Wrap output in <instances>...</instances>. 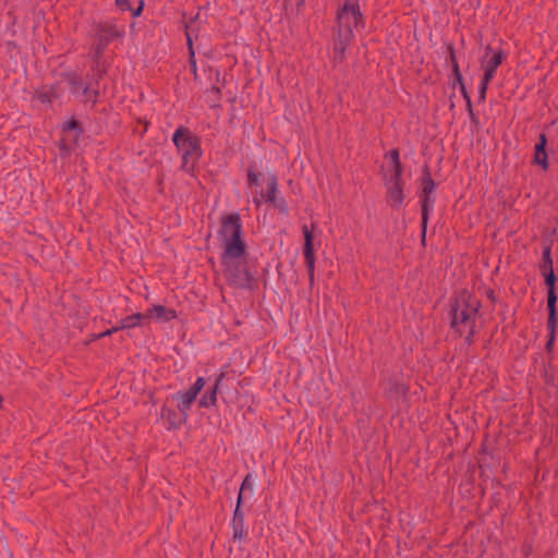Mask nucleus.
I'll return each instance as SVG.
<instances>
[{
  "label": "nucleus",
  "mask_w": 558,
  "mask_h": 558,
  "mask_svg": "<svg viewBox=\"0 0 558 558\" xmlns=\"http://www.w3.org/2000/svg\"><path fill=\"white\" fill-rule=\"evenodd\" d=\"M247 257V247H244L239 254L229 255L227 251L222 252L220 259L229 286L241 290H255L257 288L258 281L255 272L248 266Z\"/></svg>",
  "instance_id": "obj_1"
},
{
  "label": "nucleus",
  "mask_w": 558,
  "mask_h": 558,
  "mask_svg": "<svg viewBox=\"0 0 558 558\" xmlns=\"http://www.w3.org/2000/svg\"><path fill=\"white\" fill-rule=\"evenodd\" d=\"M450 327L456 330L459 336L463 335L462 327L475 325L476 315L481 308V301L476 299L466 289H462L449 301Z\"/></svg>",
  "instance_id": "obj_2"
},
{
  "label": "nucleus",
  "mask_w": 558,
  "mask_h": 558,
  "mask_svg": "<svg viewBox=\"0 0 558 558\" xmlns=\"http://www.w3.org/2000/svg\"><path fill=\"white\" fill-rule=\"evenodd\" d=\"M172 142L182 153L181 169L186 173H193L203 155L201 137L189 128L180 125L172 135Z\"/></svg>",
  "instance_id": "obj_3"
},
{
  "label": "nucleus",
  "mask_w": 558,
  "mask_h": 558,
  "mask_svg": "<svg viewBox=\"0 0 558 558\" xmlns=\"http://www.w3.org/2000/svg\"><path fill=\"white\" fill-rule=\"evenodd\" d=\"M218 236L223 241V251L229 255L239 254L247 247L241 216L238 211L223 215L220 218Z\"/></svg>",
  "instance_id": "obj_4"
},
{
  "label": "nucleus",
  "mask_w": 558,
  "mask_h": 558,
  "mask_svg": "<svg viewBox=\"0 0 558 558\" xmlns=\"http://www.w3.org/2000/svg\"><path fill=\"white\" fill-rule=\"evenodd\" d=\"M438 183L433 179L429 166L425 163L422 167V177L420 180V205H421V228H422V242H425L427 223L429 215L434 209L436 197L434 195Z\"/></svg>",
  "instance_id": "obj_5"
},
{
  "label": "nucleus",
  "mask_w": 558,
  "mask_h": 558,
  "mask_svg": "<svg viewBox=\"0 0 558 558\" xmlns=\"http://www.w3.org/2000/svg\"><path fill=\"white\" fill-rule=\"evenodd\" d=\"M89 35L96 43L109 46L117 39H122L125 35L123 26H119L116 20L109 21H93L90 25Z\"/></svg>",
  "instance_id": "obj_6"
},
{
  "label": "nucleus",
  "mask_w": 558,
  "mask_h": 558,
  "mask_svg": "<svg viewBox=\"0 0 558 558\" xmlns=\"http://www.w3.org/2000/svg\"><path fill=\"white\" fill-rule=\"evenodd\" d=\"M338 26L347 28L364 27V16L361 12L360 4L345 0L343 5L337 11Z\"/></svg>",
  "instance_id": "obj_7"
},
{
  "label": "nucleus",
  "mask_w": 558,
  "mask_h": 558,
  "mask_svg": "<svg viewBox=\"0 0 558 558\" xmlns=\"http://www.w3.org/2000/svg\"><path fill=\"white\" fill-rule=\"evenodd\" d=\"M206 380L204 377H198L195 383L186 391H178L171 396L173 400H178V410L189 417V412L192 404L195 402L197 396L203 390Z\"/></svg>",
  "instance_id": "obj_8"
},
{
  "label": "nucleus",
  "mask_w": 558,
  "mask_h": 558,
  "mask_svg": "<svg viewBox=\"0 0 558 558\" xmlns=\"http://www.w3.org/2000/svg\"><path fill=\"white\" fill-rule=\"evenodd\" d=\"M302 232L304 235V247L303 254L305 259V265L308 272V281L310 286L313 287L315 282V250H314V234L313 229H308L306 225H303Z\"/></svg>",
  "instance_id": "obj_9"
},
{
  "label": "nucleus",
  "mask_w": 558,
  "mask_h": 558,
  "mask_svg": "<svg viewBox=\"0 0 558 558\" xmlns=\"http://www.w3.org/2000/svg\"><path fill=\"white\" fill-rule=\"evenodd\" d=\"M353 37L354 35L352 28L338 26L337 36L333 38V52L336 61H343L345 50L350 46Z\"/></svg>",
  "instance_id": "obj_10"
},
{
  "label": "nucleus",
  "mask_w": 558,
  "mask_h": 558,
  "mask_svg": "<svg viewBox=\"0 0 558 558\" xmlns=\"http://www.w3.org/2000/svg\"><path fill=\"white\" fill-rule=\"evenodd\" d=\"M544 277V283L547 289V311L551 313H558L557 312V281L558 277L556 276L555 271H549L546 274H542Z\"/></svg>",
  "instance_id": "obj_11"
},
{
  "label": "nucleus",
  "mask_w": 558,
  "mask_h": 558,
  "mask_svg": "<svg viewBox=\"0 0 558 558\" xmlns=\"http://www.w3.org/2000/svg\"><path fill=\"white\" fill-rule=\"evenodd\" d=\"M404 184L405 182H392L386 181L385 185L387 187L386 199L387 204L391 207H400L405 198L404 195Z\"/></svg>",
  "instance_id": "obj_12"
},
{
  "label": "nucleus",
  "mask_w": 558,
  "mask_h": 558,
  "mask_svg": "<svg viewBox=\"0 0 558 558\" xmlns=\"http://www.w3.org/2000/svg\"><path fill=\"white\" fill-rule=\"evenodd\" d=\"M226 378V372H220L213 385V387L208 388L205 393L201 397L198 401L199 408H213L217 405V395L219 391L220 386L222 385L223 380Z\"/></svg>",
  "instance_id": "obj_13"
},
{
  "label": "nucleus",
  "mask_w": 558,
  "mask_h": 558,
  "mask_svg": "<svg viewBox=\"0 0 558 558\" xmlns=\"http://www.w3.org/2000/svg\"><path fill=\"white\" fill-rule=\"evenodd\" d=\"M245 522V513L243 509H239V506H235L233 518L231 520V527L233 531L232 538L233 541L243 542L247 539L248 533L244 526Z\"/></svg>",
  "instance_id": "obj_14"
},
{
  "label": "nucleus",
  "mask_w": 558,
  "mask_h": 558,
  "mask_svg": "<svg viewBox=\"0 0 558 558\" xmlns=\"http://www.w3.org/2000/svg\"><path fill=\"white\" fill-rule=\"evenodd\" d=\"M160 416L169 424L168 429H179L181 425L184 424L189 418L187 416H184L183 413H181L179 410L177 412L175 410L167 407V404L161 407Z\"/></svg>",
  "instance_id": "obj_15"
},
{
  "label": "nucleus",
  "mask_w": 558,
  "mask_h": 558,
  "mask_svg": "<svg viewBox=\"0 0 558 558\" xmlns=\"http://www.w3.org/2000/svg\"><path fill=\"white\" fill-rule=\"evenodd\" d=\"M60 96L61 88L59 84L44 85L34 93V97L41 104H52Z\"/></svg>",
  "instance_id": "obj_16"
},
{
  "label": "nucleus",
  "mask_w": 558,
  "mask_h": 558,
  "mask_svg": "<svg viewBox=\"0 0 558 558\" xmlns=\"http://www.w3.org/2000/svg\"><path fill=\"white\" fill-rule=\"evenodd\" d=\"M546 146L547 136L545 133H542L539 134L538 142L535 145L534 162L539 165L544 170H547L549 167Z\"/></svg>",
  "instance_id": "obj_17"
},
{
  "label": "nucleus",
  "mask_w": 558,
  "mask_h": 558,
  "mask_svg": "<svg viewBox=\"0 0 558 558\" xmlns=\"http://www.w3.org/2000/svg\"><path fill=\"white\" fill-rule=\"evenodd\" d=\"M147 315L148 318L154 317L160 323H168L177 318V312L173 308H167L160 304L153 305L150 308H148Z\"/></svg>",
  "instance_id": "obj_18"
},
{
  "label": "nucleus",
  "mask_w": 558,
  "mask_h": 558,
  "mask_svg": "<svg viewBox=\"0 0 558 558\" xmlns=\"http://www.w3.org/2000/svg\"><path fill=\"white\" fill-rule=\"evenodd\" d=\"M278 175L277 173H268L267 183H266V192L259 191L260 197L268 203L271 204L278 196Z\"/></svg>",
  "instance_id": "obj_19"
},
{
  "label": "nucleus",
  "mask_w": 558,
  "mask_h": 558,
  "mask_svg": "<svg viewBox=\"0 0 558 558\" xmlns=\"http://www.w3.org/2000/svg\"><path fill=\"white\" fill-rule=\"evenodd\" d=\"M557 324H558V313L548 312L547 318V329H548V339L545 344V349L547 353H553L556 340L557 332Z\"/></svg>",
  "instance_id": "obj_20"
},
{
  "label": "nucleus",
  "mask_w": 558,
  "mask_h": 558,
  "mask_svg": "<svg viewBox=\"0 0 558 558\" xmlns=\"http://www.w3.org/2000/svg\"><path fill=\"white\" fill-rule=\"evenodd\" d=\"M409 387L396 377H391L388 380L387 395L389 398H400L407 396Z\"/></svg>",
  "instance_id": "obj_21"
},
{
  "label": "nucleus",
  "mask_w": 558,
  "mask_h": 558,
  "mask_svg": "<svg viewBox=\"0 0 558 558\" xmlns=\"http://www.w3.org/2000/svg\"><path fill=\"white\" fill-rule=\"evenodd\" d=\"M62 77L65 78L69 84L70 92L74 95L80 92L82 93L84 87L87 85L84 83L82 75L73 71L63 73Z\"/></svg>",
  "instance_id": "obj_22"
},
{
  "label": "nucleus",
  "mask_w": 558,
  "mask_h": 558,
  "mask_svg": "<svg viewBox=\"0 0 558 558\" xmlns=\"http://www.w3.org/2000/svg\"><path fill=\"white\" fill-rule=\"evenodd\" d=\"M264 174L258 170V166L256 161H251L247 167V186L248 187H257L260 185V178Z\"/></svg>",
  "instance_id": "obj_23"
},
{
  "label": "nucleus",
  "mask_w": 558,
  "mask_h": 558,
  "mask_svg": "<svg viewBox=\"0 0 558 558\" xmlns=\"http://www.w3.org/2000/svg\"><path fill=\"white\" fill-rule=\"evenodd\" d=\"M549 271H554V263L551 257V246L546 245L543 248L542 262L539 264V272L542 275Z\"/></svg>",
  "instance_id": "obj_24"
},
{
  "label": "nucleus",
  "mask_w": 558,
  "mask_h": 558,
  "mask_svg": "<svg viewBox=\"0 0 558 558\" xmlns=\"http://www.w3.org/2000/svg\"><path fill=\"white\" fill-rule=\"evenodd\" d=\"M75 132V136L73 138L74 144L77 143L78 137L83 134L84 130L81 126V123L72 118L71 120L66 121L62 125V132L69 133V132Z\"/></svg>",
  "instance_id": "obj_25"
},
{
  "label": "nucleus",
  "mask_w": 558,
  "mask_h": 558,
  "mask_svg": "<svg viewBox=\"0 0 558 558\" xmlns=\"http://www.w3.org/2000/svg\"><path fill=\"white\" fill-rule=\"evenodd\" d=\"M185 35H186V40H187V45H189V52H190V58H189L190 68H191V71L193 72V74L196 77L197 76V65H196V60H195V52H194V49H193L192 36H191V32H190V28H189L187 24H185Z\"/></svg>",
  "instance_id": "obj_26"
},
{
  "label": "nucleus",
  "mask_w": 558,
  "mask_h": 558,
  "mask_svg": "<svg viewBox=\"0 0 558 558\" xmlns=\"http://www.w3.org/2000/svg\"><path fill=\"white\" fill-rule=\"evenodd\" d=\"M505 59V51L502 49H498L494 51L493 57L489 60H487L485 68L494 70L496 72L498 66L504 62Z\"/></svg>",
  "instance_id": "obj_27"
},
{
  "label": "nucleus",
  "mask_w": 558,
  "mask_h": 558,
  "mask_svg": "<svg viewBox=\"0 0 558 558\" xmlns=\"http://www.w3.org/2000/svg\"><path fill=\"white\" fill-rule=\"evenodd\" d=\"M108 64L106 61L94 62L92 66L93 80L96 84L107 74Z\"/></svg>",
  "instance_id": "obj_28"
},
{
  "label": "nucleus",
  "mask_w": 558,
  "mask_h": 558,
  "mask_svg": "<svg viewBox=\"0 0 558 558\" xmlns=\"http://www.w3.org/2000/svg\"><path fill=\"white\" fill-rule=\"evenodd\" d=\"M126 327L129 329L140 326L143 320L148 319L147 312L146 313H136L123 318Z\"/></svg>",
  "instance_id": "obj_29"
},
{
  "label": "nucleus",
  "mask_w": 558,
  "mask_h": 558,
  "mask_svg": "<svg viewBox=\"0 0 558 558\" xmlns=\"http://www.w3.org/2000/svg\"><path fill=\"white\" fill-rule=\"evenodd\" d=\"M391 174L389 178L385 177L386 181H392V182H404L402 174H403V165L402 163H392L391 165Z\"/></svg>",
  "instance_id": "obj_30"
},
{
  "label": "nucleus",
  "mask_w": 558,
  "mask_h": 558,
  "mask_svg": "<svg viewBox=\"0 0 558 558\" xmlns=\"http://www.w3.org/2000/svg\"><path fill=\"white\" fill-rule=\"evenodd\" d=\"M108 46H105L104 43L99 44L95 41V45L90 47L93 63L104 61L102 58Z\"/></svg>",
  "instance_id": "obj_31"
},
{
  "label": "nucleus",
  "mask_w": 558,
  "mask_h": 558,
  "mask_svg": "<svg viewBox=\"0 0 558 558\" xmlns=\"http://www.w3.org/2000/svg\"><path fill=\"white\" fill-rule=\"evenodd\" d=\"M92 83L87 84L84 89L82 90V94L86 97L85 101H90L92 104H96L98 100L99 92L97 89H94L90 87Z\"/></svg>",
  "instance_id": "obj_32"
},
{
  "label": "nucleus",
  "mask_w": 558,
  "mask_h": 558,
  "mask_svg": "<svg viewBox=\"0 0 558 558\" xmlns=\"http://www.w3.org/2000/svg\"><path fill=\"white\" fill-rule=\"evenodd\" d=\"M270 205L278 209L281 215L289 216L290 209L284 197H277Z\"/></svg>",
  "instance_id": "obj_33"
},
{
  "label": "nucleus",
  "mask_w": 558,
  "mask_h": 558,
  "mask_svg": "<svg viewBox=\"0 0 558 558\" xmlns=\"http://www.w3.org/2000/svg\"><path fill=\"white\" fill-rule=\"evenodd\" d=\"M255 476L253 473H247L241 484L240 490L242 492H253L255 486Z\"/></svg>",
  "instance_id": "obj_34"
},
{
  "label": "nucleus",
  "mask_w": 558,
  "mask_h": 558,
  "mask_svg": "<svg viewBox=\"0 0 558 558\" xmlns=\"http://www.w3.org/2000/svg\"><path fill=\"white\" fill-rule=\"evenodd\" d=\"M209 93L210 95L214 96V98L211 99V102H210V107L211 108H218L220 107V99H221V89L220 87L218 86H213L210 89H209Z\"/></svg>",
  "instance_id": "obj_35"
},
{
  "label": "nucleus",
  "mask_w": 558,
  "mask_h": 558,
  "mask_svg": "<svg viewBox=\"0 0 558 558\" xmlns=\"http://www.w3.org/2000/svg\"><path fill=\"white\" fill-rule=\"evenodd\" d=\"M447 50H448V54H449L447 61L450 62L452 71L456 70V68H460L457 56H456L454 46L452 44H449L447 46Z\"/></svg>",
  "instance_id": "obj_36"
},
{
  "label": "nucleus",
  "mask_w": 558,
  "mask_h": 558,
  "mask_svg": "<svg viewBox=\"0 0 558 558\" xmlns=\"http://www.w3.org/2000/svg\"><path fill=\"white\" fill-rule=\"evenodd\" d=\"M385 158H389L391 165L395 162L402 163L400 160V151L398 148L390 149L388 153L385 154Z\"/></svg>",
  "instance_id": "obj_37"
},
{
  "label": "nucleus",
  "mask_w": 558,
  "mask_h": 558,
  "mask_svg": "<svg viewBox=\"0 0 558 558\" xmlns=\"http://www.w3.org/2000/svg\"><path fill=\"white\" fill-rule=\"evenodd\" d=\"M453 74V82H452V87H459L461 85H464V80H463V75L460 71V68H456V70H453L452 72Z\"/></svg>",
  "instance_id": "obj_38"
},
{
  "label": "nucleus",
  "mask_w": 558,
  "mask_h": 558,
  "mask_svg": "<svg viewBox=\"0 0 558 558\" xmlns=\"http://www.w3.org/2000/svg\"><path fill=\"white\" fill-rule=\"evenodd\" d=\"M495 71L494 70H489L487 68H485V72H484V75L481 80V84L483 85H489V83L492 82V80L494 78L495 76Z\"/></svg>",
  "instance_id": "obj_39"
},
{
  "label": "nucleus",
  "mask_w": 558,
  "mask_h": 558,
  "mask_svg": "<svg viewBox=\"0 0 558 558\" xmlns=\"http://www.w3.org/2000/svg\"><path fill=\"white\" fill-rule=\"evenodd\" d=\"M116 5L119 10L122 12L132 10L131 1L130 0H116Z\"/></svg>",
  "instance_id": "obj_40"
},
{
  "label": "nucleus",
  "mask_w": 558,
  "mask_h": 558,
  "mask_svg": "<svg viewBox=\"0 0 558 558\" xmlns=\"http://www.w3.org/2000/svg\"><path fill=\"white\" fill-rule=\"evenodd\" d=\"M488 85H483L480 83L478 86V102H485L486 94H487Z\"/></svg>",
  "instance_id": "obj_41"
},
{
  "label": "nucleus",
  "mask_w": 558,
  "mask_h": 558,
  "mask_svg": "<svg viewBox=\"0 0 558 558\" xmlns=\"http://www.w3.org/2000/svg\"><path fill=\"white\" fill-rule=\"evenodd\" d=\"M474 336H475V325L472 324V326L469 327V332L465 336V342L468 345H471L474 343Z\"/></svg>",
  "instance_id": "obj_42"
},
{
  "label": "nucleus",
  "mask_w": 558,
  "mask_h": 558,
  "mask_svg": "<svg viewBox=\"0 0 558 558\" xmlns=\"http://www.w3.org/2000/svg\"><path fill=\"white\" fill-rule=\"evenodd\" d=\"M143 9H144V1H143V0H140V4H138V7H137L136 9H133V8H132V10H130V11L132 12V15H133L134 17H138V16L142 14Z\"/></svg>",
  "instance_id": "obj_43"
},
{
  "label": "nucleus",
  "mask_w": 558,
  "mask_h": 558,
  "mask_svg": "<svg viewBox=\"0 0 558 558\" xmlns=\"http://www.w3.org/2000/svg\"><path fill=\"white\" fill-rule=\"evenodd\" d=\"M116 332H117V328H110V329H107L106 331L99 333L98 336H94V338L100 339V338L112 336Z\"/></svg>",
  "instance_id": "obj_44"
},
{
  "label": "nucleus",
  "mask_w": 558,
  "mask_h": 558,
  "mask_svg": "<svg viewBox=\"0 0 558 558\" xmlns=\"http://www.w3.org/2000/svg\"><path fill=\"white\" fill-rule=\"evenodd\" d=\"M244 504V492L240 490L236 499V506H239V509H243Z\"/></svg>",
  "instance_id": "obj_45"
},
{
  "label": "nucleus",
  "mask_w": 558,
  "mask_h": 558,
  "mask_svg": "<svg viewBox=\"0 0 558 558\" xmlns=\"http://www.w3.org/2000/svg\"><path fill=\"white\" fill-rule=\"evenodd\" d=\"M469 117H470V120H471V123L475 126H478L480 124V119L477 117V114H475V112H472V113H468Z\"/></svg>",
  "instance_id": "obj_46"
},
{
  "label": "nucleus",
  "mask_w": 558,
  "mask_h": 558,
  "mask_svg": "<svg viewBox=\"0 0 558 558\" xmlns=\"http://www.w3.org/2000/svg\"><path fill=\"white\" fill-rule=\"evenodd\" d=\"M486 296L489 301H492L493 303H495L497 301V298H496V294H495V291L493 289H488L486 291Z\"/></svg>",
  "instance_id": "obj_47"
},
{
  "label": "nucleus",
  "mask_w": 558,
  "mask_h": 558,
  "mask_svg": "<svg viewBox=\"0 0 558 558\" xmlns=\"http://www.w3.org/2000/svg\"><path fill=\"white\" fill-rule=\"evenodd\" d=\"M464 100H465V107H466V111H468V113H472V112H474V110H473V104H472V99H471V97H468V98H466V99H464Z\"/></svg>",
  "instance_id": "obj_48"
},
{
  "label": "nucleus",
  "mask_w": 558,
  "mask_h": 558,
  "mask_svg": "<svg viewBox=\"0 0 558 558\" xmlns=\"http://www.w3.org/2000/svg\"><path fill=\"white\" fill-rule=\"evenodd\" d=\"M459 89H460V92H461V94H462L463 99H466L468 97H471V96H470V93H469V92H468V89H466L465 84H464V85L459 86Z\"/></svg>",
  "instance_id": "obj_49"
},
{
  "label": "nucleus",
  "mask_w": 558,
  "mask_h": 558,
  "mask_svg": "<svg viewBox=\"0 0 558 558\" xmlns=\"http://www.w3.org/2000/svg\"><path fill=\"white\" fill-rule=\"evenodd\" d=\"M113 328H117V332L120 331V330L129 329L126 327V324L124 323V319H121L119 322V324L117 326H114Z\"/></svg>",
  "instance_id": "obj_50"
},
{
  "label": "nucleus",
  "mask_w": 558,
  "mask_h": 558,
  "mask_svg": "<svg viewBox=\"0 0 558 558\" xmlns=\"http://www.w3.org/2000/svg\"><path fill=\"white\" fill-rule=\"evenodd\" d=\"M305 5V0H296V11L300 13Z\"/></svg>",
  "instance_id": "obj_51"
},
{
  "label": "nucleus",
  "mask_w": 558,
  "mask_h": 558,
  "mask_svg": "<svg viewBox=\"0 0 558 558\" xmlns=\"http://www.w3.org/2000/svg\"><path fill=\"white\" fill-rule=\"evenodd\" d=\"M59 147H60V149H62V150H66V151H69V150H70V148L68 147V144H66V138H62V140H61Z\"/></svg>",
  "instance_id": "obj_52"
},
{
  "label": "nucleus",
  "mask_w": 558,
  "mask_h": 558,
  "mask_svg": "<svg viewBox=\"0 0 558 558\" xmlns=\"http://www.w3.org/2000/svg\"><path fill=\"white\" fill-rule=\"evenodd\" d=\"M262 198H263V197H260V196H259V197H258V196H254L253 202H254V204L256 205V207H259V206H260V204H262Z\"/></svg>",
  "instance_id": "obj_53"
},
{
  "label": "nucleus",
  "mask_w": 558,
  "mask_h": 558,
  "mask_svg": "<svg viewBox=\"0 0 558 558\" xmlns=\"http://www.w3.org/2000/svg\"><path fill=\"white\" fill-rule=\"evenodd\" d=\"M546 381H547V384H551L553 383V376H548L546 374Z\"/></svg>",
  "instance_id": "obj_54"
},
{
  "label": "nucleus",
  "mask_w": 558,
  "mask_h": 558,
  "mask_svg": "<svg viewBox=\"0 0 558 558\" xmlns=\"http://www.w3.org/2000/svg\"><path fill=\"white\" fill-rule=\"evenodd\" d=\"M453 96H454V95H452V96L450 97V100H451L450 109H451V110L454 108V102H453V100H452V97H453Z\"/></svg>",
  "instance_id": "obj_55"
},
{
  "label": "nucleus",
  "mask_w": 558,
  "mask_h": 558,
  "mask_svg": "<svg viewBox=\"0 0 558 558\" xmlns=\"http://www.w3.org/2000/svg\"><path fill=\"white\" fill-rule=\"evenodd\" d=\"M216 80H217V82L220 81V72L219 71H217V73H216Z\"/></svg>",
  "instance_id": "obj_56"
},
{
  "label": "nucleus",
  "mask_w": 558,
  "mask_h": 558,
  "mask_svg": "<svg viewBox=\"0 0 558 558\" xmlns=\"http://www.w3.org/2000/svg\"><path fill=\"white\" fill-rule=\"evenodd\" d=\"M486 51H487V52L493 51L492 47H490V46H487Z\"/></svg>",
  "instance_id": "obj_57"
}]
</instances>
